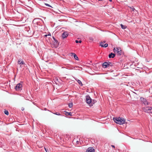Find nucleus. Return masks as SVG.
Instances as JSON below:
<instances>
[{"label":"nucleus","mask_w":152,"mask_h":152,"mask_svg":"<svg viewBox=\"0 0 152 152\" xmlns=\"http://www.w3.org/2000/svg\"><path fill=\"white\" fill-rule=\"evenodd\" d=\"M90 39L93 40V39L92 38H90Z\"/></svg>","instance_id":"72a5a7b5"},{"label":"nucleus","mask_w":152,"mask_h":152,"mask_svg":"<svg viewBox=\"0 0 152 152\" xmlns=\"http://www.w3.org/2000/svg\"><path fill=\"white\" fill-rule=\"evenodd\" d=\"M45 5L46 6H48V7H51L50 5L49 4H46L45 3Z\"/></svg>","instance_id":"cd10ccee"},{"label":"nucleus","mask_w":152,"mask_h":152,"mask_svg":"<svg viewBox=\"0 0 152 152\" xmlns=\"http://www.w3.org/2000/svg\"><path fill=\"white\" fill-rule=\"evenodd\" d=\"M102 66L104 68H106L108 67V62H105L103 64Z\"/></svg>","instance_id":"9b49d317"},{"label":"nucleus","mask_w":152,"mask_h":152,"mask_svg":"<svg viewBox=\"0 0 152 152\" xmlns=\"http://www.w3.org/2000/svg\"><path fill=\"white\" fill-rule=\"evenodd\" d=\"M22 60L21 59H19L18 61V64H24V62L23 61H21Z\"/></svg>","instance_id":"4468645a"},{"label":"nucleus","mask_w":152,"mask_h":152,"mask_svg":"<svg viewBox=\"0 0 152 152\" xmlns=\"http://www.w3.org/2000/svg\"><path fill=\"white\" fill-rule=\"evenodd\" d=\"M23 82L18 84L15 86V89L16 91H21L22 90Z\"/></svg>","instance_id":"7ed1b4c3"},{"label":"nucleus","mask_w":152,"mask_h":152,"mask_svg":"<svg viewBox=\"0 0 152 152\" xmlns=\"http://www.w3.org/2000/svg\"><path fill=\"white\" fill-rule=\"evenodd\" d=\"M48 36H51V34L49 33V34H48Z\"/></svg>","instance_id":"2f4dec72"},{"label":"nucleus","mask_w":152,"mask_h":152,"mask_svg":"<svg viewBox=\"0 0 152 152\" xmlns=\"http://www.w3.org/2000/svg\"><path fill=\"white\" fill-rule=\"evenodd\" d=\"M71 54H72L71 56H73L74 58L77 60H78L79 58L74 53H71Z\"/></svg>","instance_id":"f8f14e48"},{"label":"nucleus","mask_w":152,"mask_h":152,"mask_svg":"<svg viewBox=\"0 0 152 152\" xmlns=\"http://www.w3.org/2000/svg\"><path fill=\"white\" fill-rule=\"evenodd\" d=\"M53 113L54 114H55V115H61V114H60L59 113H58L56 112V113Z\"/></svg>","instance_id":"393cba45"},{"label":"nucleus","mask_w":152,"mask_h":152,"mask_svg":"<svg viewBox=\"0 0 152 152\" xmlns=\"http://www.w3.org/2000/svg\"><path fill=\"white\" fill-rule=\"evenodd\" d=\"M45 148V150L46 151H47V149H46Z\"/></svg>","instance_id":"f704fd0d"},{"label":"nucleus","mask_w":152,"mask_h":152,"mask_svg":"<svg viewBox=\"0 0 152 152\" xmlns=\"http://www.w3.org/2000/svg\"><path fill=\"white\" fill-rule=\"evenodd\" d=\"M113 51L115 53H117V51L116 49V48H115L113 49Z\"/></svg>","instance_id":"bb28decb"},{"label":"nucleus","mask_w":152,"mask_h":152,"mask_svg":"<svg viewBox=\"0 0 152 152\" xmlns=\"http://www.w3.org/2000/svg\"><path fill=\"white\" fill-rule=\"evenodd\" d=\"M129 7L130 8V9H132V11H134V10H135V8L133 7Z\"/></svg>","instance_id":"4be33fe9"},{"label":"nucleus","mask_w":152,"mask_h":152,"mask_svg":"<svg viewBox=\"0 0 152 152\" xmlns=\"http://www.w3.org/2000/svg\"><path fill=\"white\" fill-rule=\"evenodd\" d=\"M140 100L141 102L145 105H148L150 104V103L147 101L146 99L143 97L140 98Z\"/></svg>","instance_id":"f03ea898"},{"label":"nucleus","mask_w":152,"mask_h":152,"mask_svg":"<svg viewBox=\"0 0 152 152\" xmlns=\"http://www.w3.org/2000/svg\"><path fill=\"white\" fill-rule=\"evenodd\" d=\"M117 53L118 55H121V51H117Z\"/></svg>","instance_id":"b1692460"},{"label":"nucleus","mask_w":152,"mask_h":152,"mask_svg":"<svg viewBox=\"0 0 152 152\" xmlns=\"http://www.w3.org/2000/svg\"><path fill=\"white\" fill-rule=\"evenodd\" d=\"M24 110V108H23V107H22V108H21V110H22L23 111V110Z\"/></svg>","instance_id":"c756f323"},{"label":"nucleus","mask_w":152,"mask_h":152,"mask_svg":"<svg viewBox=\"0 0 152 152\" xmlns=\"http://www.w3.org/2000/svg\"><path fill=\"white\" fill-rule=\"evenodd\" d=\"M73 104L72 103H69V108H71L72 107Z\"/></svg>","instance_id":"412c9836"},{"label":"nucleus","mask_w":152,"mask_h":152,"mask_svg":"<svg viewBox=\"0 0 152 152\" xmlns=\"http://www.w3.org/2000/svg\"><path fill=\"white\" fill-rule=\"evenodd\" d=\"M121 119V118L119 117L118 118L117 117H114L113 118V120L116 123L119 124V121H120Z\"/></svg>","instance_id":"6e6552de"},{"label":"nucleus","mask_w":152,"mask_h":152,"mask_svg":"<svg viewBox=\"0 0 152 152\" xmlns=\"http://www.w3.org/2000/svg\"><path fill=\"white\" fill-rule=\"evenodd\" d=\"M54 45L55 46H57L59 45L58 42L56 39L55 40V41H54Z\"/></svg>","instance_id":"2eb2a0df"},{"label":"nucleus","mask_w":152,"mask_h":152,"mask_svg":"<svg viewBox=\"0 0 152 152\" xmlns=\"http://www.w3.org/2000/svg\"><path fill=\"white\" fill-rule=\"evenodd\" d=\"M44 36L45 37H47L48 36V34H45L44 35Z\"/></svg>","instance_id":"473e14b6"},{"label":"nucleus","mask_w":152,"mask_h":152,"mask_svg":"<svg viewBox=\"0 0 152 152\" xmlns=\"http://www.w3.org/2000/svg\"><path fill=\"white\" fill-rule=\"evenodd\" d=\"M119 124L120 125L123 124L125 123L126 120L123 118H121L120 121H119Z\"/></svg>","instance_id":"1a4fd4ad"},{"label":"nucleus","mask_w":152,"mask_h":152,"mask_svg":"<svg viewBox=\"0 0 152 152\" xmlns=\"http://www.w3.org/2000/svg\"><path fill=\"white\" fill-rule=\"evenodd\" d=\"M106 42V41H104L103 42H102L100 43V46L102 47L106 48L108 46V44L106 43L104 44Z\"/></svg>","instance_id":"39448f33"},{"label":"nucleus","mask_w":152,"mask_h":152,"mask_svg":"<svg viewBox=\"0 0 152 152\" xmlns=\"http://www.w3.org/2000/svg\"><path fill=\"white\" fill-rule=\"evenodd\" d=\"M99 1H102V0H98Z\"/></svg>","instance_id":"e433bc0d"},{"label":"nucleus","mask_w":152,"mask_h":152,"mask_svg":"<svg viewBox=\"0 0 152 152\" xmlns=\"http://www.w3.org/2000/svg\"><path fill=\"white\" fill-rule=\"evenodd\" d=\"M94 149L92 147H90L87 148L86 152H94Z\"/></svg>","instance_id":"9d476101"},{"label":"nucleus","mask_w":152,"mask_h":152,"mask_svg":"<svg viewBox=\"0 0 152 152\" xmlns=\"http://www.w3.org/2000/svg\"><path fill=\"white\" fill-rule=\"evenodd\" d=\"M4 113L7 115H9V113H8V112L7 111V110H5L4 111Z\"/></svg>","instance_id":"5701e85b"},{"label":"nucleus","mask_w":152,"mask_h":152,"mask_svg":"<svg viewBox=\"0 0 152 152\" xmlns=\"http://www.w3.org/2000/svg\"><path fill=\"white\" fill-rule=\"evenodd\" d=\"M65 112V115L66 116H68L69 115H70V116H71L72 115V113L71 112L69 113L67 112Z\"/></svg>","instance_id":"dca6fc26"},{"label":"nucleus","mask_w":152,"mask_h":152,"mask_svg":"<svg viewBox=\"0 0 152 152\" xmlns=\"http://www.w3.org/2000/svg\"><path fill=\"white\" fill-rule=\"evenodd\" d=\"M77 82L78 83V84L81 86H83V84L82 83V82H81V81L79 80H77Z\"/></svg>","instance_id":"6ab92c4d"},{"label":"nucleus","mask_w":152,"mask_h":152,"mask_svg":"<svg viewBox=\"0 0 152 152\" xmlns=\"http://www.w3.org/2000/svg\"><path fill=\"white\" fill-rule=\"evenodd\" d=\"M68 33L67 31L63 32L62 35L61 37L63 39H64L67 37L68 35Z\"/></svg>","instance_id":"423d86ee"},{"label":"nucleus","mask_w":152,"mask_h":152,"mask_svg":"<svg viewBox=\"0 0 152 152\" xmlns=\"http://www.w3.org/2000/svg\"><path fill=\"white\" fill-rule=\"evenodd\" d=\"M86 102L88 104H90L91 102V99L89 95H87L86 96Z\"/></svg>","instance_id":"0eeeda50"},{"label":"nucleus","mask_w":152,"mask_h":152,"mask_svg":"<svg viewBox=\"0 0 152 152\" xmlns=\"http://www.w3.org/2000/svg\"><path fill=\"white\" fill-rule=\"evenodd\" d=\"M143 110L145 113H152V107H146L142 108Z\"/></svg>","instance_id":"f257e3e1"},{"label":"nucleus","mask_w":152,"mask_h":152,"mask_svg":"<svg viewBox=\"0 0 152 152\" xmlns=\"http://www.w3.org/2000/svg\"><path fill=\"white\" fill-rule=\"evenodd\" d=\"M53 39L54 41H55L56 39L54 37H53Z\"/></svg>","instance_id":"c85d7f7f"},{"label":"nucleus","mask_w":152,"mask_h":152,"mask_svg":"<svg viewBox=\"0 0 152 152\" xmlns=\"http://www.w3.org/2000/svg\"><path fill=\"white\" fill-rule=\"evenodd\" d=\"M121 28L123 29H125L126 28V26L125 25H123L122 24L120 25Z\"/></svg>","instance_id":"a211bd4d"},{"label":"nucleus","mask_w":152,"mask_h":152,"mask_svg":"<svg viewBox=\"0 0 152 152\" xmlns=\"http://www.w3.org/2000/svg\"><path fill=\"white\" fill-rule=\"evenodd\" d=\"M111 146L112 147H113V148H115V146H114V145H111Z\"/></svg>","instance_id":"7c9ffc66"},{"label":"nucleus","mask_w":152,"mask_h":152,"mask_svg":"<svg viewBox=\"0 0 152 152\" xmlns=\"http://www.w3.org/2000/svg\"><path fill=\"white\" fill-rule=\"evenodd\" d=\"M72 142L75 145H80L81 144L80 140L79 139L77 140V138H75L73 140Z\"/></svg>","instance_id":"20e7f679"},{"label":"nucleus","mask_w":152,"mask_h":152,"mask_svg":"<svg viewBox=\"0 0 152 152\" xmlns=\"http://www.w3.org/2000/svg\"><path fill=\"white\" fill-rule=\"evenodd\" d=\"M115 54L114 53H111L109 55L108 57L110 58H114L115 56Z\"/></svg>","instance_id":"ddd939ff"},{"label":"nucleus","mask_w":152,"mask_h":152,"mask_svg":"<svg viewBox=\"0 0 152 152\" xmlns=\"http://www.w3.org/2000/svg\"><path fill=\"white\" fill-rule=\"evenodd\" d=\"M113 63L112 62H110L109 61H108V67L110 68V67H112L113 65Z\"/></svg>","instance_id":"f3484780"},{"label":"nucleus","mask_w":152,"mask_h":152,"mask_svg":"<svg viewBox=\"0 0 152 152\" xmlns=\"http://www.w3.org/2000/svg\"><path fill=\"white\" fill-rule=\"evenodd\" d=\"M75 67L76 68H77L78 67H78V66H76Z\"/></svg>","instance_id":"c9c22d12"},{"label":"nucleus","mask_w":152,"mask_h":152,"mask_svg":"<svg viewBox=\"0 0 152 152\" xmlns=\"http://www.w3.org/2000/svg\"><path fill=\"white\" fill-rule=\"evenodd\" d=\"M75 42L76 43H78V42H79L80 43H81L82 42V41L80 40V41H78L77 40H75Z\"/></svg>","instance_id":"a878e982"},{"label":"nucleus","mask_w":152,"mask_h":152,"mask_svg":"<svg viewBox=\"0 0 152 152\" xmlns=\"http://www.w3.org/2000/svg\"><path fill=\"white\" fill-rule=\"evenodd\" d=\"M116 49L117 52L121 51V48L120 47H116Z\"/></svg>","instance_id":"aec40b11"}]
</instances>
